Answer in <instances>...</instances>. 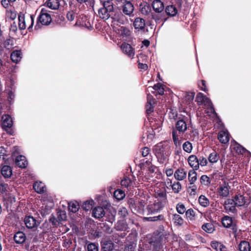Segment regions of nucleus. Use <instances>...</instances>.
I'll return each mask as SVG.
<instances>
[{
    "label": "nucleus",
    "instance_id": "f257e3e1",
    "mask_svg": "<svg viewBox=\"0 0 251 251\" xmlns=\"http://www.w3.org/2000/svg\"><path fill=\"white\" fill-rule=\"evenodd\" d=\"M153 151L160 163L163 164L168 161L170 151L169 147L167 145L159 143L154 146Z\"/></svg>",
    "mask_w": 251,
    "mask_h": 251
},
{
    "label": "nucleus",
    "instance_id": "f03ea898",
    "mask_svg": "<svg viewBox=\"0 0 251 251\" xmlns=\"http://www.w3.org/2000/svg\"><path fill=\"white\" fill-rule=\"evenodd\" d=\"M114 12L113 3L111 0L104 1L102 7L98 10L99 17L105 21L112 17Z\"/></svg>",
    "mask_w": 251,
    "mask_h": 251
},
{
    "label": "nucleus",
    "instance_id": "7ed1b4c3",
    "mask_svg": "<svg viewBox=\"0 0 251 251\" xmlns=\"http://www.w3.org/2000/svg\"><path fill=\"white\" fill-rule=\"evenodd\" d=\"M16 0H2L1 3L6 9V16L7 18L11 20L16 19V9L14 6Z\"/></svg>",
    "mask_w": 251,
    "mask_h": 251
},
{
    "label": "nucleus",
    "instance_id": "20e7f679",
    "mask_svg": "<svg viewBox=\"0 0 251 251\" xmlns=\"http://www.w3.org/2000/svg\"><path fill=\"white\" fill-rule=\"evenodd\" d=\"M128 204L131 210L140 214H145L147 210L145 209V202L144 201H136L133 199H129Z\"/></svg>",
    "mask_w": 251,
    "mask_h": 251
},
{
    "label": "nucleus",
    "instance_id": "39448f33",
    "mask_svg": "<svg viewBox=\"0 0 251 251\" xmlns=\"http://www.w3.org/2000/svg\"><path fill=\"white\" fill-rule=\"evenodd\" d=\"M164 206L163 201L159 200L150 201L147 206V214H154L159 212Z\"/></svg>",
    "mask_w": 251,
    "mask_h": 251
},
{
    "label": "nucleus",
    "instance_id": "423d86ee",
    "mask_svg": "<svg viewBox=\"0 0 251 251\" xmlns=\"http://www.w3.org/2000/svg\"><path fill=\"white\" fill-rule=\"evenodd\" d=\"M49 11L46 8H42L40 12V15L38 18L37 24L35 25V28L37 27L39 23L42 25H48L51 23L52 19Z\"/></svg>",
    "mask_w": 251,
    "mask_h": 251
},
{
    "label": "nucleus",
    "instance_id": "0eeeda50",
    "mask_svg": "<svg viewBox=\"0 0 251 251\" xmlns=\"http://www.w3.org/2000/svg\"><path fill=\"white\" fill-rule=\"evenodd\" d=\"M196 101L199 105H204L209 106V112L212 113H215L214 108L211 100L202 93L198 94L196 98Z\"/></svg>",
    "mask_w": 251,
    "mask_h": 251
},
{
    "label": "nucleus",
    "instance_id": "6e6552de",
    "mask_svg": "<svg viewBox=\"0 0 251 251\" xmlns=\"http://www.w3.org/2000/svg\"><path fill=\"white\" fill-rule=\"evenodd\" d=\"M15 91L16 87L14 84V81L10 79L9 82H7L6 88L5 89V92L7 95V100L10 104L14 102Z\"/></svg>",
    "mask_w": 251,
    "mask_h": 251
},
{
    "label": "nucleus",
    "instance_id": "1a4fd4ad",
    "mask_svg": "<svg viewBox=\"0 0 251 251\" xmlns=\"http://www.w3.org/2000/svg\"><path fill=\"white\" fill-rule=\"evenodd\" d=\"M150 125L152 131L150 133H146L148 142H151L154 138L155 134L159 133L162 130L161 123L160 122H158L155 125L153 121H151Z\"/></svg>",
    "mask_w": 251,
    "mask_h": 251
},
{
    "label": "nucleus",
    "instance_id": "9d476101",
    "mask_svg": "<svg viewBox=\"0 0 251 251\" xmlns=\"http://www.w3.org/2000/svg\"><path fill=\"white\" fill-rule=\"evenodd\" d=\"M149 244L150 245V249L154 251L161 249L162 247L161 239L160 237L152 236L149 240Z\"/></svg>",
    "mask_w": 251,
    "mask_h": 251
},
{
    "label": "nucleus",
    "instance_id": "9b49d317",
    "mask_svg": "<svg viewBox=\"0 0 251 251\" xmlns=\"http://www.w3.org/2000/svg\"><path fill=\"white\" fill-rule=\"evenodd\" d=\"M175 126L176 131L179 135L183 134L189 128L186 122L183 119L178 120L176 123Z\"/></svg>",
    "mask_w": 251,
    "mask_h": 251
},
{
    "label": "nucleus",
    "instance_id": "f8f14e48",
    "mask_svg": "<svg viewBox=\"0 0 251 251\" xmlns=\"http://www.w3.org/2000/svg\"><path fill=\"white\" fill-rule=\"evenodd\" d=\"M152 19H153L156 24H161L162 26L165 21L168 18L166 14L162 12H155L151 13Z\"/></svg>",
    "mask_w": 251,
    "mask_h": 251
},
{
    "label": "nucleus",
    "instance_id": "ddd939ff",
    "mask_svg": "<svg viewBox=\"0 0 251 251\" xmlns=\"http://www.w3.org/2000/svg\"><path fill=\"white\" fill-rule=\"evenodd\" d=\"M111 19L112 22H117L122 25H124L127 22L126 17L121 12H113Z\"/></svg>",
    "mask_w": 251,
    "mask_h": 251
},
{
    "label": "nucleus",
    "instance_id": "4468645a",
    "mask_svg": "<svg viewBox=\"0 0 251 251\" xmlns=\"http://www.w3.org/2000/svg\"><path fill=\"white\" fill-rule=\"evenodd\" d=\"M121 49L125 54L130 58H133L135 55L134 48L128 43H123L121 45Z\"/></svg>",
    "mask_w": 251,
    "mask_h": 251
},
{
    "label": "nucleus",
    "instance_id": "2eb2a0df",
    "mask_svg": "<svg viewBox=\"0 0 251 251\" xmlns=\"http://www.w3.org/2000/svg\"><path fill=\"white\" fill-rule=\"evenodd\" d=\"M24 223L28 228H33L37 227L39 223L33 217L31 216H26L24 219Z\"/></svg>",
    "mask_w": 251,
    "mask_h": 251
},
{
    "label": "nucleus",
    "instance_id": "dca6fc26",
    "mask_svg": "<svg viewBox=\"0 0 251 251\" xmlns=\"http://www.w3.org/2000/svg\"><path fill=\"white\" fill-rule=\"evenodd\" d=\"M236 205L233 199H227L225 201L224 207L226 212L235 213L236 212Z\"/></svg>",
    "mask_w": 251,
    "mask_h": 251
},
{
    "label": "nucleus",
    "instance_id": "f3484780",
    "mask_svg": "<svg viewBox=\"0 0 251 251\" xmlns=\"http://www.w3.org/2000/svg\"><path fill=\"white\" fill-rule=\"evenodd\" d=\"M19 151L17 148V166L21 168H25L28 165L26 157L22 155H18Z\"/></svg>",
    "mask_w": 251,
    "mask_h": 251
},
{
    "label": "nucleus",
    "instance_id": "a211bd4d",
    "mask_svg": "<svg viewBox=\"0 0 251 251\" xmlns=\"http://www.w3.org/2000/svg\"><path fill=\"white\" fill-rule=\"evenodd\" d=\"M189 165L193 168L192 170H197L199 168V159L195 155H191L188 158Z\"/></svg>",
    "mask_w": 251,
    "mask_h": 251
},
{
    "label": "nucleus",
    "instance_id": "6ab92c4d",
    "mask_svg": "<svg viewBox=\"0 0 251 251\" xmlns=\"http://www.w3.org/2000/svg\"><path fill=\"white\" fill-rule=\"evenodd\" d=\"M218 195L222 197H227L229 195V188L228 183L220 185L218 188Z\"/></svg>",
    "mask_w": 251,
    "mask_h": 251
},
{
    "label": "nucleus",
    "instance_id": "aec40b11",
    "mask_svg": "<svg viewBox=\"0 0 251 251\" xmlns=\"http://www.w3.org/2000/svg\"><path fill=\"white\" fill-rule=\"evenodd\" d=\"M122 9L125 15L130 17L133 15L134 7L133 3H126L122 4Z\"/></svg>",
    "mask_w": 251,
    "mask_h": 251
},
{
    "label": "nucleus",
    "instance_id": "412c9836",
    "mask_svg": "<svg viewBox=\"0 0 251 251\" xmlns=\"http://www.w3.org/2000/svg\"><path fill=\"white\" fill-rule=\"evenodd\" d=\"M230 135L227 130H222L219 132L218 138L223 144H226L229 141Z\"/></svg>",
    "mask_w": 251,
    "mask_h": 251
},
{
    "label": "nucleus",
    "instance_id": "4be33fe9",
    "mask_svg": "<svg viewBox=\"0 0 251 251\" xmlns=\"http://www.w3.org/2000/svg\"><path fill=\"white\" fill-rule=\"evenodd\" d=\"M146 26L145 21L141 18H136L133 23V26L138 30H143Z\"/></svg>",
    "mask_w": 251,
    "mask_h": 251
},
{
    "label": "nucleus",
    "instance_id": "5701e85b",
    "mask_svg": "<svg viewBox=\"0 0 251 251\" xmlns=\"http://www.w3.org/2000/svg\"><path fill=\"white\" fill-rule=\"evenodd\" d=\"M155 103V99L150 94L147 95V103L146 105V111L148 114L151 113L153 111V105Z\"/></svg>",
    "mask_w": 251,
    "mask_h": 251
},
{
    "label": "nucleus",
    "instance_id": "b1692460",
    "mask_svg": "<svg viewBox=\"0 0 251 251\" xmlns=\"http://www.w3.org/2000/svg\"><path fill=\"white\" fill-rule=\"evenodd\" d=\"M2 119L3 120L2 126L4 130H7V128H10L12 126V121L9 115L2 116Z\"/></svg>",
    "mask_w": 251,
    "mask_h": 251
},
{
    "label": "nucleus",
    "instance_id": "393cba45",
    "mask_svg": "<svg viewBox=\"0 0 251 251\" xmlns=\"http://www.w3.org/2000/svg\"><path fill=\"white\" fill-rule=\"evenodd\" d=\"M92 215L95 218L100 219L105 215V211L102 207L98 206L93 210Z\"/></svg>",
    "mask_w": 251,
    "mask_h": 251
},
{
    "label": "nucleus",
    "instance_id": "a878e982",
    "mask_svg": "<svg viewBox=\"0 0 251 251\" xmlns=\"http://www.w3.org/2000/svg\"><path fill=\"white\" fill-rule=\"evenodd\" d=\"M152 7L155 12H163L164 10L163 3L160 0H154Z\"/></svg>",
    "mask_w": 251,
    "mask_h": 251
},
{
    "label": "nucleus",
    "instance_id": "bb28decb",
    "mask_svg": "<svg viewBox=\"0 0 251 251\" xmlns=\"http://www.w3.org/2000/svg\"><path fill=\"white\" fill-rule=\"evenodd\" d=\"M187 173L184 169H178L174 173V176L177 180H182L186 177Z\"/></svg>",
    "mask_w": 251,
    "mask_h": 251
},
{
    "label": "nucleus",
    "instance_id": "cd10ccee",
    "mask_svg": "<svg viewBox=\"0 0 251 251\" xmlns=\"http://www.w3.org/2000/svg\"><path fill=\"white\" fill-rule=\"evenodd\" d=\"M152 165V156L148 155V157L144 158L141 160L140 167L141 169L145 170Z\"/></svg>",
    "mask_w": 251,
    "mask_h": 251
},
{
    "label": "nucleus",
    "instance_id": "c85d7f7f",
    "mask_svg": "<svg viewBox=\"0 0 251 251\" xmlns=\"http://www.w3.org/2000/svg\"><path fill=\"white\" fill-rule=\"evenodd\" d=\"M115 228L118 231H126L128 229V225L125 220L122 219L115 224Z\"/></svg>",
    "mask_w": 251,
    "mask_h": 251
},
{
    "label": "nucleus",
    "instance_id": "c756f323",
    "mask_svg": "<svg viewBox=\"0 0 251 251\" xmlns=\"http://www.w3.org/2000/svg\"><path fill=\"white\" fill-rule=\"evenodd\" d=\"M33 188L37 193L39 194H42L46 190L45 185L41 181L35 182L33 184Z\"/></svg>",
    "mask_w": 251,
    "mask_h": 251
},
{
    "label": "nucleus",
    "instance_id": "7c9ffc66",
    "mask_svg": "<svg viewBox=\"0 0 251 251\" xmlns=\"http://www.w3.org/2000/svg\"><path fill=\"white\" fill-rule=\"evenodd\" d=\"M1 175L5 178L10 177L12 175V171L11 167L8 165L3 166L1 169Z\"/></svg>",
    "mask_w": 251,
    "mask_h": 251
},
{
    "label": "nucleus",
    "instance_id": "2f4dec72",
    "mask_svg": "<svg viewBox=\"0 0 251 251\" xmlns=\"http://www.w3.org/2000/svg\"><path fill=\"white\" fill-rule=\"evenodd\" d=\"M101 246L102 251H112L114 247L111 241L105 240L101 242Z\"/></svg>",
    "mask_w": 251,
    "mask_h": 251
},
{
    "label": "nucleus",
    "instance_id": "473e14b6",
    "mask_svg": "<svg viewBox=\"0 0 251 251\" xmlns=\"http://www.w3.org/2000/svg\"><path fill=\"white\" fill-rule=\"evenodd\" d=\"M233 200L237 206H243L247 203L246 197L242 195H236Z\"/></svg>",
    "mask_w": 251,
    "mask_h": 251
},
{
    "label": "nucleus",
    "instance_id": "72a5a7b5",
    "mask_svg": "<svg viewBox=\"0 0 251 251\" xmlns=\"http://www.w3.org/2000/svg\"><path fill=\"white\" fill-rule=\"evenodd\" d=\"M166 15L172 17L175 16L177 13L176 7L173 5H168L165 8Z\"/></svg>",
    "mask_w": 251,
    "mask_h": 251
},
{
    "label": "nucleus",
    "instance_id": "f704fd0d",
    "mask_svg": "<svg viewBox=\"0 0 251 251\" xmlns=\"http://www.w3.org/2000/svg\"><path fill=\"white\" fill-rule=\"evenodd\" d=\"M172 219L174 224L176 226H181L184 223L183 219L176 213L172 214Z\"/></svg>",
    "mask_w": 251,
    "mask_h": 251
},
{
    "label": "nucleus",
    "instance_id": "c9c22d12",
    "mask_svg": "<svg viewBox=\"0 0 251 251\" xmlns=\"http://www.w3.org/2000/svg\"><path fill=\"white\" fill-rule=\"evenodd\" d=\"M220 159L219 154L216 151L210 153L208 156V162L211 164L217 163Z\"/></svg>",
    "mask_w": 251,
    "mask_h": 251
},
{
    "label": "nucleus",
    "instance_id": "e433bc0d",
    "mask_svg": "<svg viewBox=\"0 0 251 251\" xmlns=\"http://www.w3.org/2000/svg\"><path fill=\"white\" fill-rule=\"evenodd\" d=\"M128 215V212L126 208L124 206L119 207L118 210V216L120 219L125 220Z\"/></svg>",
    "mask_w": 251,
    "mask_h": 251
},
{
    "label": "nucleus",
    "instance_id": "4c0bfd02",
    "mask_svg": "<svg viewBox=\"0 0 251 251\" xmlns=\"http://www.w3.org/2000/svg\"><path fill=\"white\" fill-rule=\"evenodd\" d=\"M222 223L225 227L229 228L232 225L233 220L232 218L229 216H225L222 219Z\"/></svg>",
    "mask_w": 251,
    "mask_h": 251
},
{
    "label": "nucleus",
    "instance_id": "58836bf2",
    "mask_svg": "<svg viewBox=\"0 0 251 251\" xmlns=\"http://www.w3.org/2000/svg\"><path fill=\"white\" fill-rule=\"evenodd\" d=\"M18 25L19 28L20 30H23L25 28V14L23 13H20L18 15Z\"/></svg>",
    "mask_w": 251,
    "mask_h": 251
},
{
    "label": "nucleus",
    "instance_id": "ea45409f",
    "mask_svg": "<svg viewBox=\"0 0 251 251\" xmlns=\"http://www.w3.org/2000/svg\"><path fill=\"white\" fill-rule=\"evenodd\" d=\"M201 228L208 233H212L215 230L214 225L211 223H207L204 224Z\"/></svg>",
    "mask_w": 251,
    "mask_h": 251
},
{
    "label": "nucleus",
    "instance_id": "a19ab883",
    "mask_svg": "<svg viewBox=\"0 0 251 251\" xmlns=\"http://www.w3.org/2000/svg\"><path fill=\"white\" fill-rule=\"evenodd\" d=\"M238 247L240 251H251V249L250 243L246 241H242Z\"/></svg>",
    "mask_w": 251,
    "mask_h": 251
},
{
    "label": "nucleus",
    "instance_id": "79ce46f5",
    "mask_svg": "<svg viewBox=\"0 0 251 251\" xmlns=\"http://www.w3.org/2000/svg\"><path fill=\"white\" fill-rule=\"evenodd\" d=\"M118 33L124 37H128L130 35V30L125 26H120L118 29Z\"/></svg>",
    "mask_w": 251,
    "mask_h": 251
},
{
    "label": "nucleus",
    "instance_id": "37998d69",
    "mask_svg": "<svg viewBox=\"0 0 251 251\" xmlns=\"http://www.w3.org/2000/svg\"><path fill=\"white\" fill-rule=\"evenodd\" d=\"M196 170H190L188 173V180L190 182V184H193L197 179V174L196 172Z\"/></svg>",
    "mask_w": 251,
    "mask_h": 251
},
{
    "label": "nucleus",
    "instance_id": "c03bdc74",
    "mask_svg": "<svg viewBox=\"0 0 251 251\" xmlns=\"http://www.w3.org/2000/svg\"><path fill=\"white\" fill-rule=\"evenodd\" d=\"M178 136L179 135L175 129H173L172 130V138L174 144L176 147H179L181 144V141L179 139Z\"/></svg>",
    "mask_w": 251,
    "mask_h": 251
},
{
    "label": "nucleus",
    "instance_id": "a18cd8bd",
    "mask_svg": "<svg viewBox=\"0 0 251 251\" xmlns=\"http://www.w3.org/2000/svg\"><path fill=\"white\" fill-rule=\"evenodd\" d=\"M121 184L122 187H125L127 189H130L132 185V181L130 178L126 176L121 181Z\"/></svg>",
    "mask_w": 251,
    "mask_h": 251
},
{
    "label": "nucleus",
    "instance_id": "49530a36",
    "mask_svg": "<svg viewBox=\"0 0 251 251\" xmlns=\"http://www.w3.org/2000/svg\"><path fill=\"white\" fill-rule=\"evenodd\" d=\"M79 208V205L78 203L75 201H71L68 203V208L70 211L73 213L77 212Z\"/></svg>",
    "mask_w": 251,
    "mask_h": 251
},
{
    "label": "nucleus",
    "instance_id": "de8ad7c7",
    "mask_svg": "<svg viewBox=\"0 0 251 251\" xmlns=\"http://www.w3.org/2000/svg\"><path fill=\"white\" fill-rule=\"evenodd\" d=\"M140 11L142 14L147 15L151 11V8L149 4L147 3L140 4Z\"/></svg>",
    "mask_w": 251,
    "mask_h": 251
},
{
    "label": "nucleus",
    "instance_id": "09e8293b",
    "mask_svg": "<svg viewBox=\"0 0 251 251\" xmlns=\"http://www.w3.org/2000/svg\"><path fill=\"white\" fill-rule=\"evenodd\" d=\"M59 5V0H49L47 2L48 6L52 9H57Z\"/></svg>",
    "mask_w": 251,
    "mask_h": 251
},
{
    "label": "nucleus",
    "instance_id": "8fccbe9b",
    "mask_svg": "<svg viewBox=\"0 0 251 251\" xmlns=\"http://www.w3.org/2000/svg\"><path fill=\"white\" fill-rule=\"evenodd\" d=\"M193 148L192 143L188 141H185L182 144V149L183 151L188 153L192 152Z\"/></svg>",
    "mask_w": 251,
    "mask_h": 251
},
{
    "label": "nucleus",
    "instance_id": "3c124183",
    "mask_svg": "<svg viewBox=\"0 0 251 251\" xmlns=\"http://www.w3.org/2000/svg\"><path fill=\"white\" fill-rule=\"evenodd\" d=\"M94 204V201L92 200L86 201L83 203L82 207L85 211H88L92 208Z\"/></svg>",
    "mask_w": 251,
    "mask_h": 251
},
{
    "label": "nucleus",
    "instance_id": "603ef678",
    "mask_svg": "<svg viewBox=\"0 0 251 251\" xmlns=\"http://www.w3.org/2000/svg\"><path fill=\"white\" fill-rule=\"evenodd\" d=\"M144 220L146 221L155 222L157 221H164L165 218L163 215H159L157 216L145 217Z\"/></svg>",
    "mask_w": 251,
    "mask_h": 251
},
{
    "label": "nucleus",
    "instance_id": "864d4df0",
    "mask_svg": "<svg viewBox=\"0 0 251 251\" xmlns=\"http://www.w3.org/2000/svg\"><path fill=\"white\" fill-rule=\"evenodd\" d=\"M13 38L8 39L4 41L2 43V42L0 43L1 45H2L3 47L6 48L7 50H10L13 48L14 45V41Z\"/></svg>",
    "mask_w": 251,
    "mask_h": 251
},
{
    "label": "nucleus",
    "instance_id": "5fc2aeb1",
    "mask_svg": "<svg viewBox=\"0 0 251 251\" xmlns=\"http://www.w3.org/2000/svg\"><path fill=\"white\" fill-rule=\"evenodd\" d=\"M185 215L186 217V218L191 221H194L195 219V212L194 210L190 208L186 210L185 212Z\"/></svg>",
    "mask_w": 251,
    "mask_h": 251
},
{
    "label": "nucleus",
    "instance_id": "6e6d98bb",
    "mask_svg": "<svg viewBox=\"0 0 251 251\" xmlns=\"http://www.w3.org/2000/svg\"><path fill=\"white\" fill-rule=\"evenodd\" d=\"M125 196V192L121 189H117L114 193V197L118 200H123Z\"/></svg>",
    "mask_w": 251,
    "mask_h": 251
},
{
    "label": "nucleus",
    "instance_id": "4d7b16f0",
    "mask_svg": "<svg viewBox=\"0 0 251 251\" xmlns=\"http://www.w3.org/2000/svg\"><path fill=\"white\" fill-rule=\"evenodd\" d=\"M199 202L200 204L203 207H207L209 204L208 199L204 195H201L199 197Z\"/></svg>",
    "mask_w": 251,
    "mask_h": 251
},
{
    "label": "nucleus",
    "instance_id": "13d9d810",
    "mask_svg": "<svg viewBox=\"0 0 251 251\" xmlns=\"http://www.w3.org/2000/svg\"><path fill=\"white\" fill-rule=\"evenodd\" d=\"M26 239V236L23 232L17 231V244H23Z\"/></svg>",
    "mask_w": 251,
    "mask_h": 251
},
{
    "label": "nucleus",
    "instance_id": "bf43d9fd",
    "mask_svg": "<svg viewBox=\"0 0 251 251\" xmlns=\"http://www.w3.org/2000/svg\"><path fill=\"white\" fill-rule=\"evenodd\" d=\"M176 210L179 214H183L186 211L185 205L181 202H179L176 204Z\"/></svg>",
    "mask_w": 251,
    "mask_h": 251
},
{
    "label": "nucleus",
    "instance_id": "052dcab7",
    "mask_svg": "<svg viewBox=\"0 0 251 251\" xmlns=\"http://www.w3.org/2000/svg\"><path fill=\"white\" fill-rule=\"evenodd\" d=\"M171 187L175 193H178L181 190V184L178 181L174 182Z\"/></svg>",
    "mask_w": 251,
    "mask_h": 251
},
{
    "label": "nucleus",
    "instance_id": "680f3d73",
    "mask_svg": "<svg viewBox=\"0 0 251 251\" xmlns=\"http://www.w3.org/2000/svg\"><path fill=\"white\" fill-rule=\"evenodd\" d=\"M156 198L157 199V200H159L158 199H160L161 200H159L161 201H163L165 204L166 200V193L165 191H161L158 192L156 193Z\"/></svg>",
    "mask_w": 251,
    "mask_h": 251
},
{
    "label": "nucleus",
    "instance_id": "e2e57ef3",
    "mask_svg": "<svg viewBox=\"0 0 251 251\" xmlns=\"http://www.w3.org/2000/svg\"><path fill=\"white\" fill-rule=\"evenodd\" d=\"M200 182L202 185L208 186L210 183V180L206 175H202L200 178Z\"/></svg>",
    "mask_w": 251,
    "mask_h": 251
},
{
    "label": "nucleus",
    "instance_id": "0e129e2a",
    "mask_svg": "<svg viewBox=\"0 0 251 251\" xmlns=\"http://www.w3.org/2000/svg\"><path fill=\"white\" fill-rule=\"evenodd\" d=\"M160 95L164 94V90L162 85L160 84H156L152 88Z\"/></svg>",
    "mask_w": 251,
    "mask_h": 251
},
{
    "label": "nucleus",
    "instance_id": "69168bd1",
    "mask_svg": "<svg viewBox=\"0 0 251 251\" xmlns=\"http://www.w3.org/2000/svg\"><path fill=\"white\" fill-rule=\"evenodd\" d=\"M234 148L238 153L243 154L247 151L245 148L236 142H235V145Z\"/></svg>",
    "mask_w": 251,
    "mask_h": 251
},
{
    "label": "nucleus",
    "instance_id": "338daca9",
    "mask_svg": "<svg viewBox=\"0 0 251 251\" xmlns=\"http://www.w3.org/2000/svg\"><path fill=\"white\" fill-rule=\"evenodd\" d=\"M120 235L119 233H114L112 235V239L115 243L117 244L119 246H122L123 242L121 240L119 237Z\"/></svg>",
    "mask_w": 251,
    "mask_h": 251
},
{
    "label": "nucleus",
    "instance_id": "774afa93",
    "mask_svg": "<svg viewBox=\"0 0 251 251\" xmlns=\"http://www.w3.org/2000/svg\"><path fill=\"white\" fill-rule=\"evenodd\" d=\"M87 251H99L98 247L94 243H90L87 245Z\"/></svg>",
    "mask_w": 251,
    "mask_h": 251
}]
</instances>
